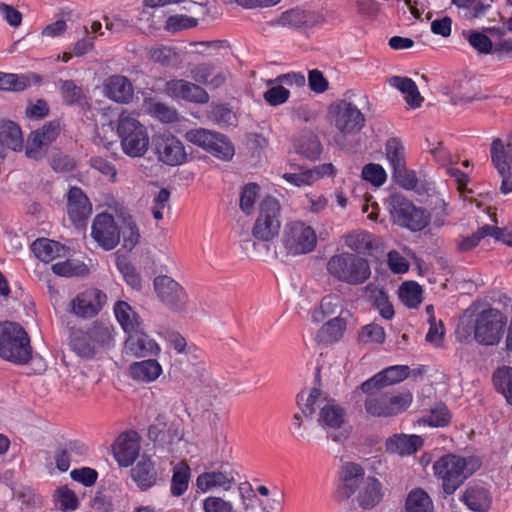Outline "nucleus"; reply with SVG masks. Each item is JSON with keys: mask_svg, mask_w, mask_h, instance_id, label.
<instances>
[{"mask_svg": "<svg viewBox=\"0 0 512 512\" xmlns=\"http://www.w3.org/2000/svg\"><path fill=\"white\" fill-rule=\"evenodd\" d=\"M297 404L305 417H311L317 410V423L334 442H343L349 436L344 408L335 400L329 399L319 388L302 391L297 396Z\"/></svg>", "mask_w": 512, "mask_h": 512, "instance_id": "1", "label": "nucleus"}, {"mask_svg": "<svg viewBox=\"0 0 512 512\" xmlns=\"http://www.w3.org/2000/svg\"><path fill=\"white\" fill-rule=\"evenodd\" d=\"M359 390L365 394V412L371 417H392L405 411L412 402V394L409 391L390 392L379 385H370L364 388V382Z\"/></svg>", "mask_w": 512, "mask_h": 512, "instance_id": "2", "label": "nucleus"}, {"mask_svg": "<svg viewBox=\"0 0 512 512\" xmlns=\"http://www.w3.org/2000/svg\"><path fill=\"white\" fill-rule=\"evenodd\" d=\"M114 344V327L103 321L93 322L87 330H75L70 335V346L81 358L92 359L101 350Z\"/></svg>", "mask_w": 512, "mask_h": 512, "instance_id": "3", "label": "nucleus"}, {"mask_svg": "<svg viewBox=\"0 0 512 512\" xmlns=\"http://www.w3.org/2000/svg\"><path fill=\"white\" fill-rule=\"evenodd\" d=\"M326 270L336 280L349 285L363 284L371 276L368 260L348 252L331 256L326 263Z\"/></svg>", "mask_w": 512, "mask_h": 512, "instance_id": "4", "label": "nucleus"}, {"mask_svg": "<svg viewBox=\"0 0 512 512\" xmlns=\"http://www.w3.org/2000/svg\"><path fill=\"white\" fill-rule=\"evenodd\" d=\"M117 134L121 149L129 157H142L149 148V135L146 127L133 113L122 112L117 120Z\"/></svg>", "mask_w": 512, "mask_h": 512, "instance_id": "5", "label": "nucleus"}, {"mask_svg": "<svg viewBox=\"0 0 512 512\" xmlns=\"http://www.w3.org/2000/svg\"><path fill=\"white\" fill-rule=\"evenodd\" d=\"M477 468L476 459L451 454L439 458L433 465L434 473L442 480V487L447 495L453 494Z\"/></svg>", "mask_w": 512, "mask_h": 512, "instance_id": "6", "label": "nucleus"}, {"mask_svg": "<svg viewBox=\"0 0 512 512\" xmlns=\"http://www.w3.org/2000/svg\"><path fill=\"white\" fill-rule=\"evenodd\" d=\"M0 357L15 364H26L32 357L30 338L17 323H0Z\"/></svg>", "mask_w": 512, "mask_h": 512, "instance_id": "7", "label": "nucleus"}, {"mask_svg": "<svg viewBox=\"0 0 512 512\" xmlns=\"http://www.w3.org/2000/svg\"><path fill=\"white\" fill-rule=\"evenodd\" d=\"M506 323V316L497 309L488 308L481 311L474 323L476 342L485 346L497 345L502 338Z\"/></svg>", "mask_w": 512, "mask_h": 512, "instance_id": "8", "label": "nucleus"}, {"mask_svg": "<svg viewBox=\"0 0 512 512\" xmlns=\"http://www.w3.org/2000/svg\"><path fill=\"white\" fill-rule=\"evenodd\" d=\"M390 214L394 223L413 232L421 231L429 222V215L424 209L416 207L400 194L391 196Z\"/></svg>", "mask_w": 512, "mask_h": 512, "instance_id": "9", "label": "nucleus"}, {"mask_svg": "<svg viewBox=\"0 0 512 512\" xmlns=\"http://www.w3.org/2000/svg\"><path fill=\"white\" fill-rule=\"evenodd\" d=\"M280 205L277 199L266 196L259 205V213L255 220L252 235L260 241H271L278 234L281 227Z\"/></svg>", "mask_w": 512, "mask_h": 512, "instance_id": "10", "label": "nucleus"}, {"mask_svg": "<svg viewBox=\"0 0 512 512\" xmlns=\"http://www.w3.org/2000/svg\"><path fill=\"white\" fill-rule=\"evenodd\" d=\"M329 112L332 123L339 132L338 137L358 133L365 123V117L358 107L345 100H340L330 106Z\"/></svg>", "mask_w": 512, "mask_h": 512, "instance_id": "11", "label": "nucleus"}, {"mask_svg": "<svg viewBox=\"0 0 512 512\" xmlns=\"http://www.w3.org/2000/svg\"><path fill=\"white\" fill-rule=\"evenodd\" d=\"M491 161L501 177L502 194L512 192V135L505 140L496 138L490 146Z\"/></svg>", "mask_w": 512, "mask_h": 512, "instance_id": "12", "label": "nucleus"}, {"mask_svg": "<svg viewBox=\"0 0 512 512\" xmlns=\"http://www.w3.org/2000/svg\"><path fill=\"white\" fill-rule=\"evenodd\" d=\"M283 244L291 255L308 254L317 244L315 231L303 222L295 221L285 226Z\"/></svg>", "mask_w": 512, "mask_h": 512, "instance_id": "13", "label": "nucleus"}, {"mask_svg": "<svg viewBox=\"0 0 512 512\" xmlns=\"http://www.w3.org/2000/svg\"><path fill=\"white\" fill-rule=\"evenodd\" d=\"M61 131L58 121H50L41 128L32 131L27 139L25 154L33 160L43 159L50 145L57 139Z\"/></svg>", "mask_w": 512, "mask_h": 512, "instance_id": "14", "label": "nucleus"}, {"mask_svg": "<svg viewBox=\"0 0 512 512\" xmlns=\"http://www.w3.org/2000/svg\"><path fill=\"white\" fill-rule=\"evenodd\" d=\"M154 290L157 298L170 310L180 311L187 302V294L183 287L167 275L155 277Z\"/></svg>", "mask_w": 512, "mask_h": 512, "instance_id": "15", "label": "nucleus"}, {"mask_svg": "<svg viewBox=\"0 0 512 512\" xmlns=\"http://www.w3.org/2000/svg\"><path fill=\"white\" fill-rule=\"evenodd\" d=\"M237 472L228 463L220 465L219 469L206 471L196 479L197 490L201 493L221 489L229 491L236 483Z\"/></svg>", "mask_w": 512, "mask_h": 512, "instance_id": "16", "label": "nucleus"}, {"mask_svg": "<svg viewBox=\"0 0 512 512\" xmlns=\"http://www.w3.org/2000/svg\"><path fill=\"white\" fill-rule=\"evenodd\" d=\"M154 146L158 160L166 165H181L187 159L183 143L172 134L157 135L154 138Z\"/></svg>", "mask_w": 512, "mask_h": 512, "instance_id": "17", "label": "nucleus"}, {"mask_svg": "<svg viewBox=\"0 0 512 512\" xmlns=\"http://www.w3.org/2000/svg\"><path fill=\"white\" fill-rule=\"evenodd\" d=\"M91 236L103 249L112 250L120 241V228L111 214L100 213L93 220Z\"/></svg>", "mask_w": 512, "mask_h": 512, "instance_id": "18", "label": "nucleus"}, {"mask_svg": "<svg viewBox=\"0 0 512 512\" xmlns=\"http://www.w3.org/2000/svg\"><path fill=\"white\" fill-rule=\"evenodd\" d=\"M107 300L99 289L89 288L79 293L70 302V311L77 317L91 318L97 315Z\"/></svg>", "mask_w": 512, "mask_h": 512, "instance_id": "19", "label": "nucleus"}, {"mask_svg": "<svg viewBox=\"0 0 512 512\" xmlns=\"http://www.w3.org/2000/svg\"><path fill=\"white\" fill-rule=\"evenodd\" d=\"M166 95L175 100L205 104L209 101L207 91L196 83L184 79H172L166 82Z\"/></svg>", "mask_w": 512, "mask_h": 512, "instance_id": "20", "label": "nucleus"}, {"mask_svg": "<svg viewBox=\"0 0 512 512\" xmlns=\"http://www.w3.org/2000/svg\"><path fill=\"white\" fill-rule=\"evenodd\" d=\"M160 351L159 344L145 332L144 327L128 334L123 348L126 355L137 358L156 356Z\"/></svg>", "mask_w": 512, "mask_h": 512, "instance_id": "21", "label": "nucleus"}, {"mask_svg": "<svg viewBox=\"0 0 512 512\" xmlns=\"http://www.w3.org/2000/svg\"><path fill=\"white\" fill-rule=\"evenodd\" d=\"M140 452V442L137 433L121 434L114 446L113 454L120 466L128 467L133 464Z\"/></svg>", "mask_w": 512, "mask_h": 512, "instance_id": "22", "label": "nucleus"}, {"mask_svg": "<svg viewBox=\"0 0 512 512\" xmlns=\"http://www.w3.org/2000/svg\"><path fill=\"white\" fill-rule=\"evenodd\" d=\"M230 72L227 69L215 71L212 63H199L190 70V77L197 83L217 89L225 84Z\"/></svg>", "mask_w": 512, "mask_h": 512, "instance_id": "23", "label": "nucleus"}, {"mask_svg": "<svg viewBox=\"0 0 512 512\" xmlns=\"http://www.w3.org/2000/svg\"><path fill=\"white\" fill-rule=\"evenodd\" d=\"M92 212V206L78 187H72L67 196V213L73 223L85 221Z\"/></svg>", "mask_w": 512, "mask_h": 512, "instance_id": "24", "label": "nucleus"}, {"mask_svg": "<svg viewBox=\"0 0 512 512\" xmlns=\"http://www.w3.org/2000/svg\"><path fill=\"white\" fill-rule=\"evenodd\" d=\"M409 367L406 365L390 366L377 373L364 382V388L368 389L370 385H379L383 389L387 386L401 382L409 375Z\"/></svg>", "mask_w": 512, "mask_h": 512, "instance_id": "25", "label": "nucleus"}, {"mask_svg": "<svg viewBox=\"0 0 512 512\" xmlns=\"http://www.w3.org/2000/svg\"><path fill=\"white\" fill-rule=\"evenodd\" d=\"M105 91L107 97L116 102L128 103L133 98V85L125 76H111L105 84Z\"/></svg>", "mask_w": 512, "mask_h": 512, "instance_id": "26", "label": "nucleus"}, {"mask_svg": "<svg viewBox=\"0 0 512 512\" xmlns=\"http://www.w3.org/2000/svg\"><path fill=\"white\" fill-rule=\"evenodd\" d=\"M132 479L137 486L146 490L152 487L156 482V472L154 463L150 457L143 455L137 462L136 466L130 471Z\"/></svg>", "mask_w": 512, "mask_h": 512, "instance_id": "27", "label": "nucleus"}, {"mask_svg": "<svg viewBox=\"0 0 512 512\" xmlns=\"http://www.w3.org/2000/svg\"><path fill=\"white\" fill-rule=\"evenodd\" d=\"M114 313L123 331L128 335L144 327L141 317L124 301H118L114 305Z\"/></svg>", "mask_w": 512, "mask_h": 512, "instance_id": "28", "label": "nucleus"}, {"mask_svg": "<svg viewBox=\"0 0 512 512\" xmlns=\"http://www.w3.org/2000/svg\"><path fill=\"white\" fill-rule=\"evenodd\" d=\"M162 373V367L155 359L134 362L129 367V375L136 381L149 383L155 381Z\"/></svg>", "mask_w": 512, "mask_h": 512, "instance_id": "29", "label": "nucleus"}, {"mask_svg": "<svg viewBox=\"0 0 512 512\" xmlns=\"http://www.w3.org/2000/svg\"><path fill=\"white\" fill-rule=\"evenodd\" d=\"M389 84L405 96V101L411 108L421 106L424 98L421 96L416 83L412 79L393 76L389 79Z\"/></svg>", "mask_w": 512, "mask_h": 512, "instance_id": "30", "label": "nucleus"}, {"mask_svg": "<svg viewBox=\"0 0 512 512\" xmlns=\"http://www.w3.org/2000/svg\"><path fill=\"white\" fill-rule=\"evenodd\" d=\"M39 83L40 77L33 74H12L0 72V89L13 92H21L32 85Z\"/></svg>", "mask_w": 512, "mask_h": 512, "instance_id": "31", "label": "nucleus"}, {"mask_svg": "<svg viewBox=\"0 0 512 512\" xmlns=\"http://www.w3.org/2000/svg\"><path fill=\"white\" fill-rule=\"evenodd\" d=\"M358 489V502L364 509L373 508L382 498L381 484L376 478L368 477Z\"/></svg>", "mask_w": 512, "mask_h": 512, "instance_id": "32", "label": "nucleus"}, {"mask_svg": "<svg viewBox=\"0 0 512 512\" xmlns=\"http://www.w3.org/2000/svg\"><path fill=\"white\" fill-rule=\"evenodd\" d=\"M421 445L422 439L417 435H394L386 442L388 451L400 455L415 453Z\"/></svg>", "mask_w": 512, "mask_h": 512, "instance_id": "33", "label": "nucleus"}, {"mask_svg": "<svg viewBox=\"0 0 512 512\" xmlns=\"http://www.w3.org/2000/svg\"><path fill=\"white\" fill-rule=\"evenodd\" d=\"M462 500L474 512H485L491 506V496L488 490L480 486L467 488Z\"/></svg>", "mask_w": 512, "mask_h": 512, "instance_id": "34", "label": "nucleus"}, {"mask_svg": "<svg viewBox=\"0 0 512 512\" xmlns=\"http://www.w3.org/2000/svg\"><path fill=\"white\" fill-rule=\"evenodd\" d=\"M0 142L12 151H21L23 136L18 124L13 121H2L0 125Z\"/></svg>", "mask_w": 512, "mask_h": 512, "instance_id": "35", "label": "nucleus"}, {"mask_svg": "<svg viewBox=\"0 0 512 512\" xmlns=\"http://www.w3.org/2000/svg\"><path fill=\"white\" fill-rule=\"evenodd\" d=\"M34 255L43 262H50L64 255L65 248L58 242L50 239H37L31 245Z\"/></svg>", "mask_w": 512, "mask_h": 512, "instance_id": "36", "label": "nucleus"}, {"mask_svg": "<svg viewBox=\"0 0 512 512\" xmlns=\"http://www.w3.org/2000/svg\"><path fill=\"white\" fill-rule=\"evenodd\" d=\"M342 481L347 496L356 492L364 480V470L356 463L346 462L342 465Z\"/></svg>", "mask_w": 512, "mask_h": 512, "instance_id": "37", "label": "nucleus"}, {"mask_svg": "<svg viewBox=\"0 0 512 512\" xmlns=\"http://www.w3.org/2000/svg\"><path fill=\"white\" fill-rule=\"evenodd\" d=\"M295 149L300 155L314 160L320 156L322 145L314 133L305 131L297 139Z\"/></svg>", "mask_w": 512, "mask_h": 512, "instance_id": "38", "label": "nucleus"}, {"mask_svg": "<svg viewBox=\"0 0 512 512\" xmlns=\"http://www.w3.org/2000/svg\"><path fill=\"white\" fill-rule=\"evenodd\" d=\"M364 291L368 298L373 301L383 318L389 320L394 316L393 307L383 289H380L375 284L370 283L365 287Z\"/></svg>", "mask_w": 512, "mask_h": 512, "instance_id": "39", "label": "nucleus"}, {"mask_svg": "<svg viewBox=\"0 0 512 512\" xmlns=\"http://www.w3.org/2000/svg\"><path fill=\"white\" fill-rule=\"evenodd\" d=\"M343 238L345 245L357 253H366L374 247L373 236L366 231H352Z\"/></svg>", "mask_w": 512, "mask_h": 512, "instance_id": "40", "label": "nucleus"}, {"mask_svg": "<svg viewBox=\"0 0 512 512\" xmlns=\"http://www.w3.org/2000/svg\"><path fill=\"white\" fill-rule=\"evenodd\" d=\"M345 331V321L340 317H335L325 323L317 333V339L324 343H333L338 341Z\"/></svg>", "mask_w": 512, "mask_h": 512, "instance_id": "41", "label": "nucleus"}, {"mask_svg": "<svg viewBox=\"0 0 512 512\" xmlns=\"http://www.w3.org/2000/svg\"><path fill=\"white\" fill-rule=\"evenodd\" d=\"M143 109L158 118L162 122L170 123L177 118L175 109L167 106L164 103L156 101L153 98H145L143 101Z\"/></svg>", "mask_w": 512, "mask_h": 512, "instance_id": "42", "label": "nucleus"}, {"mask_svg": "<svg viewBox=\"0 0 512 512\" xmlns=\"http://www.w3.org/2000/svg\"><path fill=\"white\" fill-rule=\"evenodd\" d=\"M385 155L392 168V172L406 165L405 149L398 138H390L385 145Z\"/></svg>", "mask_w": 512, "mask_h": 512, "instance_id": "43", "label": "nucleus"}, {"mask_svg": "<svg viewBox=\"0 0 512 512\" xmlns=\"http://www.w3.org/2000/svg\"><path fill=\"white\" fill-rule=\"evenodd\" d=\"M407 512H433V504L429 495L422 489L412 490L406 500Z\"/></svg>", "mask_w": 512, "mask_h": 512, "instance_id": "44", "label": "nucleus"}, {"mask_svg": "<svg viewBox=\"0 0 512 512\" xmlns=\"http://www.w3.org/2000/svg\"><path fill=\"white\" fill-rule=\"evenodd\" d=\"M462 36L479 54L492 53L493 42L485 33L477 30H464Z\"/></svg>", "mask_w": 512, "mask_h": 512, "instance_id": "45", "label": "nucleus"}, {"mask_svg": "<svg viewBox=\"0 0 512 512\" xmlns=\"http://www.w3.org/2000/svg\"><path fill=\"white\" fill-rule=\"evenodd\" d=\"M190 467L184 463H179L173 470L171 480V493L173 496L179 497L183 495L189 484Z\"/></svg>", "mask_w": 512, "mask_h": 512, "instance_id": "46", "label": "nucleus"}, {"mask_svg": "<svg viewBox=\"0 0 512 512\" xmlns=\"http://www.w3.org/2000/svg\"><path fill=\"white\" fill-rule=\"evenodd\" d=\"M207 152L221 160H230L234 155V146L226 136L215 132V139L207 147Z\"/></svg>", "mask_w": 512, "mask_h": 512, "instance_id": "47", "label": "nucleus"}, {"mask_svg": "<svg viewBox=\"0 0 512 512\" xmlns=\"http://www.w3.org/2000/svg\"><path fill=\"white\" fill-rule=\"evenodd\" d=\"M493 381L497 390L512 405V368L502 367L497 369L493 375Z\"/></svg>", "mask_w": 512, "mask_h": 512, "instance_id": "48", "label": "nucleus"}, {"mask_svg": "<svg viewBox=\"0 0 512 512\" xmlns=\"http://www.w3.org/2000/svg\"><path fill=\"white\" fill-rule=\"evenodd\" d=\"M399 297L409 308H416L422 302V289L416 282H405L400 286Z\"/></svg>", "mask_w": 512, "mask_h": 512, "instance_id": "49", "label": "nucleus"}, {"mask_svg": "<svg viewBox=\"0 0 512 512\" xmlns=\"http://www.w3.org/2000/svg\"><path fill=\"white\" fill-rule=\"evenodd\" d=\"M148 57L162 66H170L177 62V52L169 46L157 45L148 49Z\"/></svg>", "mask_w": 512, "mask_h": 512, "instance_id": "50", "label": "nucleus"}, {"mask_svg": "<svg viewBox=\"0 0 512 512\" xmlns=\"http://www.w3.org/2000/svg\"><path fill=\"white\" fill-rule=\"evenodd\" d=\"M385 338L384 328L376 323L363 326L358 335V340L362 344H382Z\"/></svg>", "mask_w": 512, "mask_h": 512, "instance_id": "51", "label": "nucleus"}, {"mask_svg": "<svg viewBox=\"0 0 512 512\" xmlns=\"http://www.w3.org/2000/svg\"><path fill=\"white\" fill-rule=\"evenodd\" d=\"M260 187L256 183L244 185L240 193V209L246 215H250L254 210V204L259 197Z\"/></svg>", "mask_w": 512, "mask_h": 512, "instance_id": "52", "label": "nucleus"}, {"mask_svg": "<svg viewBox=\"0 0 512 512\" xmlns=\"http://www.w3.org/2000/svg\"><path fill=\"white\" fill-rule=\"evenodd\" d=\"M120 228V235L123 236V246L127 250H132L140 240L139 229L134 220L129 216L123 219V225Z\"/></svg>", "mask_w": 512, "mask_h": 512, "instance_id": "53", "label": "nucleus"}, {"mask_svg": "<svg viewBox=\"0 0 512 512\" xmlns=\"http://www.w3.org/2000/svg\"><path fill=\"white\" fill-rule=\"evenodd\" d=\"M60 92L66 105L79 103L84 97L82 88L72 80L60 81Z\"/></svg>", "mask_w": 512, "mask_h": 512, "instance_id": "54", "label": "nucleus"}, {"mask_svg": "<svg viewBox=\"0 0 512 512\" xmlns=\"http://www.w3.org/2000/svg\"><path fill=\"white\" fill-rule=\"evenodd\" d=\"M86 266L79 261L66 260L64 262H57L52 265V271L64 277H72L83 275L86 272Z\"/></svg>", "mask_w": 512, "mask_h": 512, "instance_id": "55", "label": "nucleus"}, {"mask_svg": "<svg viewBox=\"0 0 512 512\" xmlns=\"http://www.w3.org/2000/svg\"><path fill=\"white\" fill-rule=\"evenodd\" d=\"M203 512H237L233 502L220 496H208L202 501Z\"/></svg>", "mask_w": 512, "mask_h": 512, "instance_id": "56", "label": "nucleus"}, {"mask_svg": "<svg viewBox=\"0 0 512 512\" xmlns=\"http://www.w3.org/2000/svg\"><path fill=\"white\" fill-rule=\"evenodd\" d=\"M185 139L206 150L215 139V132L204 128L191 129L185 133Z\"/></svg>", "mask_w": 512, "mask_h": 512, "instance_id": "57", "label": "nucleus"}, {"mask_svg": "<svg viewBox=\"0 0 512 512\" xmlns=\"http://www.w3.org/2000/svg\"><path fill=\"white\" fill-rule=\"evenodd\" d=\"M451 414L444 404H437L430 410V413L424 418V422L429 426L442 427L449 424Z\"/></svg>", "mask_w": 512, "mask_h": 512, "instance_id": "58", "label": "nucleus"}, {"mask_svg": "<svg viewBox=\"0 0 512 512\" xmlns=\"http://www.w3.org/2000/svg\"><path fill=\"white\" fill-rule=\"evenodd\" d=\"M362 178L376 187L383 185L387 179V174L380 164L369 163L362 169Z\"/></svg>", "mask_w": 512, "mask_h": 512, "instance_id": "59", "label": "nucleus"}, {"mask_svg": "<svg viewBox=\"0 0 512 512\" xmlns=\"http://www.w3.org/2000/svg\"><path fill=\"white\" fill-rule=\"evenodd\" d=\"M56 505L61 511H74L78 507V499L72 490L60 487L56 492Z\"/></svg>", "mask_w": 512, "mask_h": 512, "instance_id": "60", "label": "nucleus"}, {"mask_svg": "<svg viewBox=\"0 0 512 512\" xmlns=\"http://www.w3.org/2000/svg\"><path fill=\"white\" fill-rule=\"evenodd\" d=\"M312 175L310 169L298 167L295 172L284 173L283 178L294 186L303 187L315 183Z\"/></svg>", "mask_w": 512, "mask_h": 512, "instance_id": "61", "label": "nucleus"}, {"mask_svg": "<svg viewBox=\"0 0 512 512\" xmlns=\"http://www.w3.org/2000/svg\"><path fill=\"white\" fill-rule=\"evenodd\" d=\"M392 177L397 184L406 190H413L418 184L416 173L412 170H408L406 165H404L403 168H400L399 170L393 171Z\"/></svg>", "mask_w": 512, "mask_h": 512, "instance_id": "62", "label": "nucleus"}, {"mask_svg": "<svg viewBox=\"0 0 512 512\" xmlns=\"http://www.w3.org/2000/svg\"><path fill=\"white\" fill-rule=\"evenodd\" d=\"M198 21L195 18L185 15L170 16L165 23V29L169 32H178L183 29L192 28L197 25Z\"/></svg>", "mask_w": 512, "mask_h": 512, "instance_id": "63", "label": "nucleus"}, {"mask_svg": "<svg viewBox=\"0 0 512 512\" xmlns=\"http://www.w3.org/2000/svg\"><path fill=\"white\" fill-rule=\"evenodd\" d=\"M276 85L269 88L266 92H264V99L267 103L272 106H278L285 103L290 95L288 89L282 86V84L275 83Z\"/></svg>", "mask_w": 512, "mask_h": 512, "instance_id": "64", "label": "nucleus"}]
</instances>
